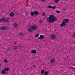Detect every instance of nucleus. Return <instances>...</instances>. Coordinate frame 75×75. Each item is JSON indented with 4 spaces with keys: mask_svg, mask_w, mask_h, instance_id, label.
Segmentation results:
<instances>
[{
    "mask_svg": "<svg viewBox=\"0 0 75 75\" xmlns=\"http://www.w3.org/2000/svg\"><path fill=\"white\" fill-rule=\"evenodd\" d=\"M10 16L11 17H14V13L13 12H11L10 13Z\"/></svg>",
    "mask_w": 75,
    "mask_h": 75,
    "instance_id": "9b49d317",
    "label": "nucleus"
},
{
    "mask_svg": "<svg viewBox=\"0 0 75 75\" xmlns=\"http://www.w3.org/2000/svg\"><path fill=\"white\" fill-rule=\"evenodd\" d=\"M32 28L33 30H35L37 29V26L35 25H33L32 26Z\"/></svg>",
    "mask_w": 75,
    "mask_h": 75,
    "instance_id": "7ed1b4c3",
    "label": "nucleus"
},
{
    "mask_svg": "<svg viewBox=\"0 0 75 75\" xmlns=\"http://www.w3.org/2000/svg\"><path fill=\"white\" fill-rule=\"evenodd\" d=\"M4 62H5L7 63L8 62L6 59H4Z\"/></svg>",
    "mask_w": 75,
    "mask_h": 75,
    "instance_id": "a878e982",
    "label": "nucleus"
},
{
    "mask_svg": "<svg viewBox=\"0 0 75 75\" xmlns=\"http://www.w3.org/2000/svg\"><path fill=\"white\" fill-rule=\"evenodd\" d=\"M45 0H41V1H45Z\"/></svg>",
    "mask_w": 75,
    "mask_h": 75,
    "instance_id": "c756f323",
    "label": "nucleus"
},
{
    "mask_svg": "<svg viewBox=\"0 0 75 75\" xmlns=\"http://www.w3.org/2000/svg\"><path fill=\"white\" fill-rule=\"evenodd\" d=\"M69 21V20H68V19H65L64 20L63 22L64 23H68V22Z\"/></svg>",
    "mask_w": 75,
    "mask_h": 75,
    "instance_id": "423d86ee",
    "label": "nucleus"
},
{
    "mask_svg": "<svg viewBox=\"0 0 75 75\" xmlns=\"http://www.w3.org/2000/svg\"><path fill=\"white\" fill-rule=\"evenodd\" d=\"M35 15H38L39 14V13L37 11H35Z\"/></svg>",
    "mask_w": 75,
    "mask_h": 75,
    "instance_id": "f3484780",
    "label": "nucleus"
},
{
    "mask_svg": "<svg viewBox=\"0 0 75 75\" xmlns=\"http://www.w3.org/2000/svg\"><path fill=\"white\" fill-rule=\"evenodd\" d=\"M55 60L54 59H51L50 60L51 63H54V62H55Z\"/></svg>",
    "mask_w": 75,
    "mask_h": 75,
    "instance_id": "f8f14e48",
    "label": "nucleus"
},
{
    "mask_svg": "<svg viewBox=\"0 0 75 75\" xmlns=\"http://www.w3.org/2000/svg\"><path fill=\"white\" fill-rule=\"evenodd\" d=\"M60 11H56V13H59Z\"/></svg>",
    "mask_w": 75,
    "mask_h": 75,
    "instance_id": "bb28decb",
    "label": "nucleus"
},
{
    "mask_svg": "<svg viewBox=\"0 0 75 75\" xmlns=\"http://www.w3.org/2000/svg\"><path fill=\"white\" fill-rule=\"evenodd\" d=\"M16 44V43H14V44Z\"/></svg>",
    "mask_w": 75,
    "mask_h": 75,
    "instance_id": "f704fd0d",
    "label": "nucleus"
},
{
    "mask_svg": "<svg viewBox=\"0 0 75 75\" xmlns=\"http://www.w3.org/2000/svg\"><path fill=\"white\" fill-rule=\"evenodd\" d=\"M48 8H53L54 9L55 8V6H53L52 7L50 6H48Z\"/></svg>",
    "mask_w": 75,
    "mask_h": 75,
    "instance_id": "ddd939ff",
    "label": "nucleus"
},
{
    "mask_svg": "<svg viewBox=\"0 0 75 75\" xmlns=\"http://www.w3.org/2000/svg\"><path fill=\"white\" fill-rule=\"evenodd\" d=\"M33 68H35V66L34 65H33Z\"/></svg>",
    "mask_w": 75,
    "mask_h": 75,
    "instance_id": "2f4dec72",
    "label": "nucleus"
},
{
    "mask_svg": "<svg viewBox=\"0 0 75 75\" xmlns=\"http://www.w3.org/2000/svg\"><path fill=\"white\" fill-rule=\"evenodd\" d=\"M50 37L52 39H54V38H55V35L54 34L52 35H51Z\"/></svg>",
    "mask_w": 75,
    "mask_h": 75,
    "instance_id": "0eeeda50",
    "label": "nucleus"
},
{
    "mask_svg": "<svg viewBox=\"0 0 75 75\" xmlns=\"http://www.w3.org/2000/svg\"><path fill=\"white\" fill-rule=\"evenodd\" d=\"M39 34H37L35 35V37H38V36H39Z\"/></svg>",
    "mask_w": 75,
    "mask_h": 75,
    "instance_id": "393cba45",
    "label": "nucleus"
},
{
    "mask_svg": "<svg viewBox=\"0 0 75 75\" xmlns=\"http://www.w3.org/2000/svg\"><path fill=\"white\" fill-rule=\"evenodd\" d=\"M57 20V18H55L53 15H50L49 18H47V21L49 23H53L55 21H56Z\"/></svg>",
    "mask_w": 75,
    "mask_h": 75,
    "instance_id": "f257e3e1",
    "label": "nucleus"
},
{
    "mask_svg": "<svg viewBox=\"0 0 75 75\" xmlns=\"http://www.w3.org/2000/svg\"><path fill=\"white\" fill-rule=\"evenodd\" d=\"M48 72L45 71L44 75H48Z\"/></svg>",
    "mask_w": 75,
    "mask_h": 75,
    "instance_id": "5701e85b",
    "label": "nucleus"
},
{
    "mask_svg": "<svg viewBox=\"0 0 75 75\" xmlns=\"http://www.w3.org/2000/svg\"><path fill=\"white\" fill-rule=\"evenodd\" d=\"M69 68H72V69H74V68L73 67H69Z\"/></svg>",
    "mask_w": 75,
    "mask_h": 75,
    "instance_id": "7c9ffc66",
    "label": "nucleus"
},
{
    "mask_svg": "<svg viewBox=\"0 0 75 75\" xmlns=\"http://www.w3.org/2000/svg\"><path fill=\"white\" fill-rule=\"evenodd\" d=\"M26 14H27H27H28V13H26Z\"/></svg>",
    "mask_w": 75,
    "mask_h": 75,
    "instance_id": "72a5a7b5",
    "label": "nucleus"
},
{
    "mask_svg": "<svg viewBox=\"0 0 75 75\" xmlns=\"http://www.w3.org/2000/svg\"><path fill=\"white\" fill-rule=\"evenodd\" d=\"M30 14L32 16H33L35 15V13L34 12H31Z\"/></svg>",
    "mask_w": 75,
    "mask_h": 75,
    "instance_id": "4468645a",
    "label": "nucleus"
},
{
    "mask_svg": "<svg viewBox=\"0 0 75 75\" xmlns=\"http://www.w3.org/2000/svg\"><path fill=\"white\" fill-rule=\"evenodd\" d=\"M39 23H42V22L41 21H39Z\"/></svg>",
    "mask_w": 75,
    "mask_h": 75,
    "instance_id": "c85d7f7f",
    "label": "nucleus"
},
{
    "mask_svg": "<svg viewBox=\"0 0 75 75\" xmlns=\"http://www.w3.org/2000/svg\"><path fill=\"white\" fill-rule=\"evenodd\" d=\"M45 71L44 69L42 70L41 71V74H44Z\"/></svg>",
    "mask_w": 75,
    "mask_h": 75,
    "instance_id": "aec40b11",
    "label": "nucleus"
},
{
    "mask_svg": "<svg viewBox=\"0 0 75 75\" xmlns=\"http://www.w3.org/2000/svg\"><path fill=\"white\" fill-rule=\"evenodd\" d=\"M8 70H9V69L8 68H6L4 69V70L5 72H7V71H8Z\"/></svg>",
    "mask_w": 75,
    "mask_h": 75,
    "instance_id": "6ab92c4d",
    "label": "nucleus"
},
{
    "mask_svg": "<svg viewBox=\"0 0 75 75\" xmlns=\"http://www.w3.org/2000/svg\"><path fill=\"white\" fill-rule=\"evenodd\" d=\"M7 51H8V50H7Z\"/></svg>",
    "mask_w": 75,
    "mask_h": 75,
    "instance_id": "c9c22d12",
    "label": "nucleus"
},
{
    "mask_svg": "<svg viewBox=\"0 0 75 75\" xmlns=\"http://www.w3.org/2000/svg\"><path fill=\"white\" fill-rule=\"evenodd\" d=\"M31 53H32V54H35L36 52H37V51L36 50H31Z\"/></svg>",
    "mask_w": 75,
    "mask_h": 75,
    "instance_id": "6e6552de",
    "label": "nucleus"
},
{
    "mask_svg": "<svg viewBox=\"0 0 75 75\" xmlns=\"http://www.w3.org/2000/svg\"><path fill=\"white\" fill-rule=\"evenodd\" d=\"M5 72H6V71H5L4 70H3L1 71V74H5Z\"/></svg>",
    "mask_w": 75,
    "mask_h": 75,
    "instance_id": "a211bd4d",
    "label": "nucleus"
},
{
    "mask_svg": "<svg viewBox=\"0 0 75 75\" xmlns=\"http://www.w3.org/2000/svg\"><path fill=\"white\" fill-rule=\"evenodd\" d=\"M1 67V64H0V68Z\"/></svg>",
    "mask_w": 75,
    "mask_h": 75,
    "instance_id": "473e14b6",
    "label": "nucleus"
},
{
    "mask_svg": "<svg viewBox=\"0 0 75 75\" xmlns=\"http://www.w3.org/2000/svg\"><path fill=\"white\" fill-rule=\"evenodd\" d=\"M20 35H24V34H23L22 33H21Z\"/></svg>",
    "mask_w": 75,
    "mask_h": 75,
    "instance_id": "cd10ccee",
    "label": "nucleus"
},
{
    "mask_svg": "<svg viewBox=\"0 0 75 75\" xmlns=\"http://www.w3.org/2000/svg\"><path fill=\"white\" fill-rule=\"evenodd\" d=\"M74 69L75 70V68H74Z\"/></svg>",
    "mask_w": 75,
    "mask_h": 75,
    "instance_id": "e433bc0d",
    "label": "nucleus"
},
{
    "mask_svg": "<svg viewBox=\"0 0 75 75\" xmlns=\"http://www.w3.org/2000/svg\"><path fill=\"white\" fill-rule=\"evenodd\" d=\"M9 21V20L8 19H5V21L6 22H8Z\"/></svg>",
    "mask_w": 75,
    "mask_h": 75,
    "instance_id": "412c9836",
    "label": "nucleus"
},
{
    "mask_svg": "<svg viewBox=\"0 0 75 75\" xmlns=\"http://www.w3.org/2000/svg\"><path fill=\"white\" fill-rule=\"evenodd\" d=\"M0 29L1 30H6V29H7V27L2 26L0 28Z\"/></svg>",
    "mask_w": 75,
    "mask_h": 75,
    "instance_id": "20e7f679",
    "label": "nucleus"
},
{
    "mask_svg": "<svg viewBox=\"0 0 75 75\" xmlns=\"http://www.w3.org/2000/svg\"><path fill=\"white\" fill-rule=\"evenodd\" d=\"M13 26L14 27L16 28V27H17V26H18V24L17 23H14L13 25Z\"/></svg>",
    "mask_w": 75,
    "mask_h": 75,
    "instance_id": "2eb2a0df",
    "label": "nucleus"
},
{
    "mask_svg": "<svg viewBox=\"0 0 75 75\" xmlns=\"http://www.w3.org/2000/svg\"><path fill=\"white\" fill-rule=\"evenodd\" d=\"M18 49L17 46H15L14 47V50H17Z\"/></svg>",
    "mask_w": 75,
    "mask_h": 75,
    "instance_id": "b1692460",
    "label": "nucleus"
},
{
    "mask_svg": "<svg viewBox=\"0 0 75 75\" xmlns=\"http://www.w3.org/2000/svg\"><path fill=\"white\" fill-rule=\"evenodd\" d=\"M65 25H66V24H65V23L63 21L62 22V24H61V27H63V26L65 27Z\"/></svg>",
    "mask_w": 75,
    "mask_h": 75,
    "instance_id": "39448f33",
    "label": "nucleus"
},
{
    "mask_svg": "<svg viewBox=\"0 0 75 75\" xmlns=\"http://www.w3.org/2000/svg\"><path fill=\"white\" fill-rule=\"evenodd\" d=\"M44 38H45L44 36L43 35H40L39 37L38 38V39L39 40H41V39H44Z\"/></svg>",
    "mask_w": 75,
    "mask_h": 75,
    "instance_id": "f03ea898",
    "label": "nucleus"
},
{
    "mask_svg": "<svg viewBox=\"0 0 75 75\" xmlns=\"http://www.w3.org/2000/svg\"><path fill=\"white\" fill-rule=\"evenodd\" d=\"M28 31H29V32H30V33L33 32V29L31 28H30L28 29Z\"/></svg>",
    "mask_w": 75,
    "mask_h": 75,
    "instance_id": "1a4fd4ad",
    "label": "nucleus"
},
{
    "mask_svg": "<svg viewBox=\"0 0 75 75\" xmlns=\"http://www.w3.org/2000/svg\"><path fill=\"white\" fill-rule=\"evenodd\" d=\"M45 15H46V13L45 12H43L42 13V16H45Z\"/></svg>",
    "mask_w": 75,
    "mask_h": 75,
    "instance_id": "4be33fe9",
    "label": "nucleus"
},
{
    "mask_svg": "<svg viewBox=\"0 0 75 75\" xmlns=\"http://www.w3.org/2000/svg\"><path fill=\"white\" fill-rule=\"evenodd\" d=\"M4 21H5V19L4 18L0 19V23H1V22H4Z\"/></svg>",
    "mask_w": 75,
    "mask_h": 75,
    "instance_id": "9d476101",
    "label": "nucleus"
},
{
    "mask_svg": "<svg viewBox=\"0 0 75 75\" xmlns=\"http://www.w3.org/2000/svg\"><path fill=\"white\" fill-rule=\"evenodd\" d=\"M54 1L55 3H57L59 1V0H54Z\"/></svg>",
    "mask_w": 75,
    "mask_h": 75,
    "instance_id": "dca6fc26",
    "label": "nucleus"
}]
</instances>
